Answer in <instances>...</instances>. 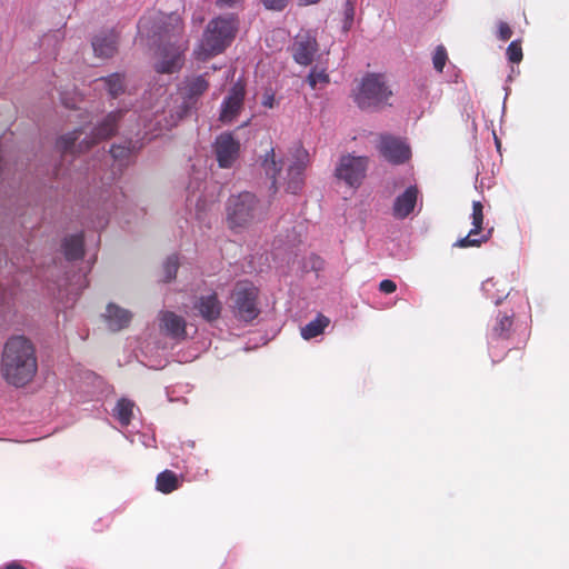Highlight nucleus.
Segmentation results:
<instances>
[{"label":"nucleus","mask_w":569,"mask_h":569,"mask_svg":"<svg viewBox=\"0 0 569 569\" xmlns=\"http://www.w3.org/2000/svg\"><path fill=\"white\" fill-rule=\"evenodd\" d=\"M318 50L316 37L308 31L300 32L293 42L292 54L297 63L308 66Z\"/></svg>","instance_id":"nucleus-17"},{"label":"nucleus","mask_w":569,"mask_h":569,"mask_svg":"<svg viewBox=\"0 0 569 569\" xmlns=\"http://www.w3.org/2000/svg\"><path fill=\"white\" fill-rule=\"evenodd\" d=\"M243 0H218V4L221 7H234Z\"/></svg>","instance_id":"nucleus-38"},{"label":"nucleus","mask_w":569,"mask_h":569,"mask_svg":"<svg viewBox=\"0 0 569 569\" xmlns=\"http://www.w3.org/2000/svg\"><path fill=\"white\" fill-rule=\"evenodd\" d=\"M512 325V319L509 316H498L497 322L492 328L491 339L493 338H506L508 336L509 329Z\"/></svg>","instance_id":"nucleus-28"},{"label":"nucleus","mask_w":569,"mask_h":569,"mask_svg":"<svg viewBox=\"0 0 569 569\" xmlns=\"http://www.w3.org/2000/svg\"><path fill=\"white\" fill-rule=\"evenodd\" d=\"M495 287H496V282L492 279H488L482 282V291L486 293V296L488 298H490L495 302V305H499L503 300L506 295H499V296L491 295V291Z\"/></svg>","instance_id":"nucleus-33"},{"label":"nucleus","mask_w":569,"mask_h":569,"mask_svg":"<svg viewBox=\"0 0 569 569\" xmlns=\"http://www.w3.org/2000/svg\"><path fill=\"white\" fill-rule=\"evenodd\" d=\"M208 73L199 76L186 77L178 88V93L181 98V104L179 106L178 118L184 117L188 111L193 108L200 97L208 90L209 80Z\"/></svg>","instance_id":"nucleus-10"},{"label":"nucleus","mask_w":569,"mask_h":569,"mask_svg":"<svg viewBox=\"0 0 569 569\" xmlns=\"http://www.w3.org/2000/svg\"><path fill=\"white\" fill-rule=\"evenodd\" d=\"M121 117V111L110 112L91 132V136L88 134L79 141L80 137L84 133L83 129H77L72 132H69L62 136L58 142L57 147L63 153H76L83 152L90 148L91 144L98 142L99 140L107 139L113 134L117 128V123Z\"/></svg>","instance_id":"nucleus-5"},{"label":"nucleus","mask_w":569,"mask_h":569,"mask_svg":"<svg viewBox=\"0 0 569 569\" xmlns=\"http://www.w3.org/2000/svg\"><path fill=\"white\" fill-rule=\"evenodd\" d=\"M132 435L136 437V433L132 432ZM137 436H138V441L143 447H146V448L153 447V445L156 442V438L153 435L138 432Z\"/></svg>","instance_id":"nucleus-35"},{"label":"nucleus","mask_w":569,"mask_h":569,"mask_svg":"<svg viewBox=\"0 0 569 569\" xmlns=\"http://www.w3.org/2000/svg\"><path fill=\"white\" fill-rule=\"evenodd\" d=\"M38 369L34 349L23 337H13L4 346L2 356V375L16 387L30 382Z\"/></svg>","instance_id":"nucleus-2"},{"label":"nucleus","mask_w":569,"mask_h":569,"mask_svg":"<svg viewBox=\"0 0 569 569\" xmlns=\"http://www.w3.org/2000/svg\"><path fill=\"white\" fill-rule=\"evenodd\" d=\"M118 36L113 30L101 32L92 39V49L97 57L109 58L117 51Z\"/></svg>","instance_id":"nucleus-22"},{"label":"nucleus","mask_w":569,"mask_h":569,"mask_svg":"<svg viewBox=\"0 0 569 569\" xmlns=\"http://www.w3.org/2000/svg\"><path fill=\"white\" fill-rule=\"evenodd\" d=\"M3 569H26L23 568L21 565H19L18 562H11L9 565H7Z\"/></svg>","instance_id":"nucleus-42"},{"label":"nucleus","mask_w":569,"mask_h":569,"mask_svg":"<svg viewBox=\"0 0 569 569\" xmlns=\"http://www.w3.org/2000/svg\"><path fill=\"white\" fill-rule=\"evenodd\" d=\"M159 21L160 24L150 27V19L143 17L138 23V30L140 34L154 39V70L158 73H174L184 63L189 41L183 37L182 21L178 16H161Z\"/></svg>","instance_id":"nucleus-1"},{"label":"nucleus","mask_w":569,"mask_h":569,"mask_svg":"<svg viewBox=\"0 0 569 569\" xmlns=\"http://www.w3.org/2000/svg\"><path fill=\"white\" fill-rule=\"evenodd\" d=\"M97 84H103L109 94L113 98L118 97L123 90V77L119 73L102 78L96 81Z\"/></svg>","instance_id":"nucleus-26"},{"label":"nucleus","mask_w":569,"mask_h":569,"mask_svg":"<svg viewBox=\"0 0 569 569\" xmlns=\"http://www.w3.org/2000/svg\"><path fill=\"white\" fill-rule=\"evenodd\" d=\"M329 319L325 316H318L316 319L301 328V337L305 340H310L318 337L328 327Z\"/></svg>","instance_id":"nucleus-25"},{"label":"nucleus","mask_w":569,"mask_h":569,"mask_svg":"<svg viewBox=\"0 0 569 569\" xmlns=\"http://www.w3.org/2000/svg\"><path fill=\"white\" fill-rule=\"evenodd\" d=\"M94 393H96V392H93V391H92V392H90V395L88 396V398L83 399V401L93 399V398H94Z\"/></svg>","instance_id":"nucleus-45"},{"label":"nucleus","mask_w":569,"mask_h":569,"mask_svg":"<svg viewBox=\"0 0 569 569\" xmlns=\"http://www.w3.org/2000/svg\"><path fill=\"white\" fill-rule=\"evenodd\" d=\"M511 34H512V31H511L510 27L505 22H500L499 29H498V37L502 41H507L510 39Z\"/></svg>","instance_id":"nucleus-36"},{"label":"nucleus","mask_w":569,"mask_h":569,"mask_svg":"<svg viewBox=\"0 0 569 569\" xmlns=\"http://www.w3.org/2000/svg\"><path fill=\"white\" fill-rule=\"evenodd\" d=\"M369 159L365 156L346 154L339 159L336 177L349 187L357 188L366 177Z\"/></svg>","instance_id":"nucleus-11"},{"label":"nucleus","mask_w":569,"mask_h":569,"mask_svg":"<svg viewBox=\"0 0 569 569\" xmlns=\"http://www.w3.org/2000/svg\"><path fill=\"white\" fill-rule=\"evenodd\" d=\"M246 88L241 81H237L221 102L220 120L223 123L232 122L243 108Z\"/></svg>","instance_id":"nucleus-12"},{"label":"nucleus","mask_w":569,"mask_h":569,"mask_svg":"<svg viewBox=\"0 0 569 569\" xmlns=\"http://www.w3.org/2000/svg\"><path fill=\"white\" fill-rule=\"evenodd\" d=\"M178 267H179L178 257L171 256L166 260V262L163 264V273H164L166 281H171L176 277Z\"/></svg>","instance_id":"nucleus-30"},{"label":"nucleus","mask_w":569,"mask_h":569,"mask_svg":"<svg viewBox=\"0 0 569 569\" xmlns=\"http://www.w3.org/2000/svg\"><path fill=\"white\" fill-rule=\"evenodd\" d=\"M320 0H297L298 4L301 6V7L310 6V4H316Z\"/></svg>","instance_id":"nucleus-40"},{"label":"nucleus","mask_w":569,"mask_h":569,"mask_svg":"<svg viewBox=\"0 0 569 569\" xmlns=\"http://www.w3.org/2000/svg\"><path fill=\"white\" fill-rule=\"evenodd\" d=\"M156 486L160 492L170 493L180 487V480L174 472L164 470L158 475Z\"/></svg>","instance_id":"nucleus-24"},{"label":"nucleus","mask_w":569,"mask_h":569,"mask_svg":"<svg viewBox=\"0 0 569 569\" xmlns=\"http://www.w3.org/2000/svg\"><path fill=\"white\" fill-rule=\"evenodd\" d=\"M419 191L416 186L408 187L393 202L392 214L397 219L407 218L417 204Z\"/></svg>","instance_id":"nucleus-21"},{"label":"nucleus","mask_w":569,"mask_h":569,"mask_svg":"<svg viewBox=\"0 0 569 569\" xmlns=\"http://www.w3.org/2000/svg\"><path fill=\"white\" fill-rule=\"evenodd\" d=\"M113 202L109 203L108 200H106V208L109 210L110 208H113Z\"/></svg>","instance_id":"nucleus-44"},{"label":"nucleus","mask_w":569,"mask_h":569,"mask_svg":"<svg viewBox=\"0 0 569 569\" xmlns=\"http://www.w3.org/2000/svg\"><path fill=\"white\" fill-rule=\"evenodd\" d=\"M308 152L303 148H298L287 168L286 176H282L283 161L277 158L274 149L271 148L264 156L262 168L271 179L274 191L283 186L287 192L297 193L303 184V171L308 164Z\"/></svg>","instance_id":"nucleus-3"},{"label":"nucleus","mask_w":569,"mask_h":569,"mask_svg":"<svg viewBox=\"0 0 569 569\" xmlns=\"http://www.w3.org/2000/svg\"><path fill=\"white\" fill-rule=\"evenodd\" d=\"M101 318L108 330L117 332L130 325L132 312L117 303L110 302L107 305Z\"/></svg>","instance_id":"nucleus-19"},{"label":"nucleus","mask_w":569,"mask_h":569,"mask_svg":"<svg viewBox=\"0 0 569 569\" xmlns=\"http://www.w3.org/2000/svg\"><path fill=\"white\" fill-rule=\"evenodd\" d=\"M158 321L160 331L167 337L176 341L184 340L188 337L184 317L173 311L164 310L159 313Z\"/></svg>","instance_id":"nucleus-15"},{"label":"nucleus","mask_w":569,"mask_h":569,"mask_svg":"<svg viewBox=\"0 0 569 569\" xmlns=\"http://www.w3.org/2000/svg\"><path fill=\"white\" fill-rule=\"evenodd\" d=\"M258 289L248 281L238 282L230 296V308L240 321L250 322L259 315Z\"/></svg>","instance_id":"nucleus-7"},{"label":"nucleus","mask_w":569,"mask_h":569,"mask_svg":"<svg viewBox=\"0 0 569 569\" xmlns=\"http://www.w3.org/2000/svg\"><path fill=\"white\" fill-rule=\"evenodd\" d=\"M379 150L392 163H402L411 156L410 148L405 141L390 136L381 137Z\"/></svg>","instance_id":"nucleus-18"},{"label":"nucleus","mask_w":569,"mask_h":569,"mask_svg":"<svg viewBox=\"0 0 569 569\" xmlns=\"http://www.w3.org/2000/svg\"><path fill=\"white\" fill-rule=\"evenodd\" d=\"M92 378V381L94 385H100L101 383V379L98 378V377H91Z\"/></svg>","instance_id":"nucleus-43"},{"label":"nucleus","mask_w":569,"mask_h":569,"mask_svg":"<svg viewBox=\"0 0 569 569\" xmlns=\"http://www.w3.org/2000/svg\"><path fill=\"white\" fill-rule=\"evenodd\" d=\"M237 31V20L230 14L211 20L194 48L193 56L197 60L206 61L221 52L231 43Z\"/></svg>","instance_id":"nucleus-4"},{"label":"nucleus","mask_w":569,"mask_h":569,"mask_svg":"<svg viewBox=\"0 0 569 569\" xmlns=\"http://www.w3.org/2000/svg\"><path fill=\"white\" fill-rule=\"evenodd\" d=\"M261 209L256 196L241 192L231 196L227 203V221L231 229H241L259 220Z\"/></svg>","instance_id":"nucleus-6"},{"label":"nucleus","mask_w":569,"mask_h":569,"mask_svg":"<svg viewBox=\"0 0 569 569\" xmlns=\"http://www.w3.org/2000/svg\"><path fill=\"white\" fill-rule=\"evenodd\" d=\"M152 114L154 117V128L152 124V119H149L148 113L143 116V128L146 129V133H153V131H161L162 129H169L174 126L176 122L180 119L178 118V113H172V110H169L170 119H167L166 111L162 109V103L159 101L156 106L152 107ZM179 111V108L176 110Z\"/></svg>","instance_id":"nucleus-20"},{"label":"nucleus","mask_w":569,"mask_h":569,"mask_svg":"<svg viewBox=\"0 0 569 569\" xmlns=\"http://www.w3.org/2000/svg\"><path fill=\"white\" fill-rule=\"evenodd\" d=\"M391 94L382 76L367 74L355 93V101L359 108L370 109L386 103Z\"/></svg>","instance_id":"nucleus-8"},{"label":"nucleus","mask_w":569,"mask_h":569,"mask_svg":"<svg viewBox=\"0 0 569 569\" xmlns=\"http://www.w3.org/2000/svg\"><path fill=\"white\" fill-rule=\"evenodd\" d=\"M507 57L509 61L518 63L522 59V49L519 41H512L507 48Z\"/></svg>","instance_id":"nucleus-32"},{"label":"nucleus","mask_w":569,"mask_h":569,"mask_svg":"<svg viewBox=\"0 0 569 569\" xmlns=\"http://www.w3.org/2000/svg\"><path fill=\"white\" fill-rule=\"evenodd\" d=\"M379 289L385 293H392L393 291H396L397 286L392 280L385 279L380 282Z\"/></svg>","instance_id":"nucleus-37"},{"label":"nucleus","mask_w":569,"mask_h":569,"mask_svg":"<svg viewBox=\"0 0 569 569\" xmlns=\"http://www.w3.org/2000/svg\"><path fill=\"white\" fill-rule=\"evenodd\" d=\"M189 310L191 316L212 323L220 319L223 302L214 290L206 289L192 297Z\"/></svg>","instance_id":"nucleus-9"},{"label":"nucleus","mask_w":569,"mask_h":569,"mask_svg":"<svg viewBox=\"0 0 569 569\" xmlns=\"http://www.w3.org/2000/svg\"><path fill=\"white\" fill-rule=\"evenodd\" d=\"M289 0H262L263 6L269 10L281 11L286 8Z\"/></svg>","instance_id":"nucleus-34"},{"label":"nucleus","mask_w":569,"mask_h":569,"mask_svg":"<svg viewBox=\"0 0 569 569\" xmlns=\"http://www.w3.org/2000/svg\"><path fill=\"white\" fill-rule=\"evenodd\" d=\"M137 411L139 410L134 402L128 398H120L111 411L112 418L119 423L120 431L131 443H134L137 439L129 430V426L136 419Z\"/></svg>","instance_id":"nucleus-13"},{"label":"nucleus","mask_w":569,"mask_h":569,"mask_svg":"<svg viewBox=\"0 0 569 569\" xmlns=\"http://www.w3.org/2000/svg\"><path fill=\"white\" fill-rule=\"evenodd\" d=\"M274 102V96L273 94H266L262 100V104L268 108H272Z\"/></svg>","instance_id":"nucleus-39"},{"label":"nucleus","mask_w":569,"mask_h":569,"mask_svg":"<svg viewBox=\"0 0 569 569\" xmlns=\"http://www.w3.org/2000/svg\"><path fill=\"white\" fill-rule=\"evenodd\" d=\"M447 59H448V57H447L446 48L443 46H438L436 48L433 57H432L433 68L437 71L441 72L446 64Z\"/></svg>","instance_id":"nucleus-31"},{"label":"nucleus","mask_w":569,"mask_h":569,"mask_svg":"<svg viewBox=\"0 0 569 569\" xmlns=\"http://www.w3.org/2000/svg\"><path fill=\"white\" fill-rule=\"evenodd\" d=\"M240 144L231 133H221L214 142V153L221 168H230L239 156Z\"/></svg>","instance_id":"nucleus-16"},{"label":"nucleus","mask_w":569,"mask_h":569,"mask_svg":"<svg viewBox=\"0 0 569 569\" xmlns=\"http://www.w3.org/2000/svg\"><path fill=\"white\" fill-rule=\"evenodd\" d=\"M64 256L68 260H78L83 256V236L82 233L70 234L64 238L62 243Z\"/></svg>","instance_id":"nucleus-23"},{"label":"nucleus","mask_w":569,"mask_h":569,"mask_svg":"<svg viewBox=\"0 0 569 569\" xmlns=\"http://www.w3.org/2000/svg\"><path fill=\"white\" fill-rule=\"evenodd\" d=\"M471 220H472V229L469 231V233L459 239L455 246L460 248H467V247H479L482 242H486L490 236V231L488 234L480 236V232L482 230V222H483V206L480 201H473L472 202V213H471Z\"/></svg>","instance_id":"nucleus-14"},{"label":"nucleus","mask_w":569,"mask_h":569,"mask_svg":"<svg viewBox=\"0 0 569 569\" xmlns=\"http://www.w3.org/2000/svg\"><path fill=\"white\" fill-rule=\"evenodd\" d=\"M308 83L311 89H316L317 84H326L329 82V76L323 69L313 68L308 76Z\"/></svg>","instance_id":"nucleus-29"},{"label":"nucleus","mask_w":569,"mask_h":569,"mask_svg":"<svg viewBox=\"0 0 569 569\" xmlns=\"http://www.w3.org/2000/svg\"><path fill=\"white\" fill-rule=\"evenodd\" d=\"M353 12H355V11H353V8H352V7H348V8L346 9V19H347L348 21H351V20H352V18H353Z\"/></svg>","instance_id":"nucleus-41"},{"label":"nucleus","mask_w":569,"mask_h":569,"mask_svg":"<svg viewBox=\"0 0 569 569\" xmlns=\"http://www.w3.org/2000/svg\"><path fill=\"white\" fill-rule=\"evenodd\" d=\"M131 142L123 146L113 144L110 149L109 157L113 159L120 170L128 161L131 154Z\"/></svg>","instance_id":"nucleus-27"}]
</instances>
